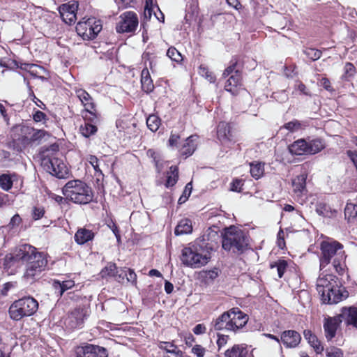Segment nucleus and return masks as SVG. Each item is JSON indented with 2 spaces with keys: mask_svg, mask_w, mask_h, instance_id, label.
I'll return each mask as SVG.
<instances>
[{
  "mask_svg": "<svg viewBox=\"0 0 357 357\" xmlns=\"http://www.w3.org/2000/svg\"><path fill=\"white\" fill-rule=\"evenodd\" d=\"M16 257L26 265L24 277L27 279H33L45 270L47 261L43 252L30 245H22L16 251Z\"/></svg>",
  "mask_w": 357,
  "mask_h": 357,
  "instance_id": "obj_1",
  "label": "nucleus"
},
{
  "mask_svg": "<svg viewBox=\"0 0 357 357\" xmlns=\"http://www.w3.org/2000/svg\"><path fill=\"white\" fill-rule=\"evenodd\" d=\"M321 255L320 257V270L322 271L327 266L332 258V264L334 269L338 273L344 272L345 266L344 251L341 243L335 241H325L320 245Z\"/></svg>",
  "mask_w": 357,
  "mask_h": 357,
  "instance_id": "obj_2",
  "label": "nucleus"
},
{
  "mask_svg": "<svg viewBox=\"0 0 357 357\" xmlns=\"http://www.w3.org/2000/svg\"><path fill=\"white\" fill-rule=\"evenodd\" d=\"M62 192L66 199L79 204L90 203L93 198L91 188L79 179L68 181L63 187Z\"/></svg>",
  "mask_w": 357,
  "mask_h": 357,
  "instance_id": "obj_3",
  "label": "nucleus"
},
{
  "mask_svg": "<svg viewBox=\"0 0 357 357\" xmlns=\"http://www.w3.org/2000/svg\"><path fill=\"white\" fill-rule=\"evenodd\" d=\"M248 318L245 314L238 309H232L224 312L213 323L216 331L227 330L236 332L243 328L248 322Z\"/></svg>",
  "mask_w": 357,
  "mask_h": 357,
  "instance_id": "obj_4",
  "label": "nucleus"
},
{
  "mask_svg": "<svg viewBox=\"0 0 357 357\" xmlns=\"http://www.w3.org/2000/svg\"><path fill=\"white\" fill-rule=\"evenodd\" d=\"M222 246L224 250L233 252H242L248 246L246 237L243 231L235 227L225 230Z\"/></svg>",
  "mask_w": 357,
  "mask_h": 357,
  "instance_id": "obj_5",
  "label": "nucleus"
},
{
  "mask_svg": "<svg viewBox=\"0 0 357 357\" xmlns=\"http://www.w3.org/2000/svg\"><path fill=\"white\" fill-rule=\"evenodd\" d=\"M181 259L184 265L197 268L208 263L211 254L202 248L188 247L183 249Z\"/></svg>",
  "mask_w": 357,
  "mask_h": 357,
  "instance_id": "obj_6",
  "label": "nucleus"
},
{
  "mask_svg": "<svg viewBox=\"0 0 357 357\" xmlns=\"http://www.w3.org/2000/svg\"><path fill=\"white\" fill-rule=\"evenodd\" d=\"M36 300L31 297L23 298L15 301L9 308V314L13 320H20L24 317L31 316L38 310Z\"/></svg>",
  "mask_w": 357,
  "mask_h": 357,
  "instance_id": "obj_7",
  "label": "nucleus"
},
{
  "mask_svg": "<svg viewBox=\"0 0 357 357\" xmlns=\"http://www.w3.org/2000/svg\"><path fill=\"white\" fill-rule=\"evenodd\" d=\"M102 29L100 20L94 17H83L76 26V31L84 40H92Z\"/></svg>",
  "mask_w": 357,
  "mask_h": 357,
  "instance_id": "obj_8",
  "label": "nucleus"
},
{
  "mask_svg": "<svg viewBox=\"0 0 357 357\" xmlns=\"http://www.w3.org/2000/svg\"><path fill=\"white\" fill-rule=\"evenodd\" d=\"M41 165L45 171L59 178H63L68 174L66 164L56 156H50L47 154L42 159Z\"/></svg>",
  "mask_w": 357,
  "mask_h": 357,
  "instance_id": "obj_9",
  "label": "nucleus"
},
{
  "mask_svg": "<svg viewBox=\"0 0 357 357\" xmlns=\"http://www.w3.org/2000/svg\"><path fill=\"white\" fill-rule=\"evenodd\" d=\"M139 25L137 15L133 11H126L121 14L116 24L119 33H133Z\"/></svg>",
  "mask_w": 357,
  "mask_h": 357,
  "instance_id": "obj_10",
  "label": "nucleus"
},
{
  "mask_svg": "<svg viewBox=\"0 0 357 357\" xmlns=\"http://www.w3.org/2000/svg\"><path fill=\"white\" fill-rule=\"evenodd\" d=\"M349 296L347 291L338 284L334 286L333 289H328V291L321 296L324 303L336 304L346 299Z\"/></svg>",
  "mask_w": 357,
  "mask_h": 357,
  "instance_id": "obj_11",
  "label": "nucleus"
},
{
  "mask_svg": "<svg viewBox=\"0 0 357 357\" xmlns=\"http://www.w3.org/2000/svg\"><path fill=\"white\" fill-rule=\"evenodd\" d=\"M78 8V3L72 1L68 3L63 4L59 7V13L63 22L66 24H71L76 20V13Z\"/></svg>",
  "mask_w": 357,
  "mask_h": 357,
  "instance_id": "obj_12",
  "label": "nucleus"
},
{
  "mask_svg": "<svg viewBox=\"0 0 357 357\" xmlns=\"http://www.w3.org/2000/svg\"><path fill=\"white\" fill-rule=\"evenodd\" d=\"M337 281L335 276L331 274L324 275L321 273L317 280V290L321 296L328 291V289H333L334 286L337 285Z\"/></svg>",
  "mask_w": 357,
  "mask_h": 357,
  "instance_id": "obj_13",
  "label": "nucleus"
},
{
  "mask_svg": "<svg viewBox=\"0 0 357 357\" xmlns=\"http://www.w3.org/2000/svg\"><path fill=\"white\" fill-rule=\"evenodd\" d=\"M22 134L26 142H40L43 139L50 137V135L43 130H35L29 126H23L21 128Z\"/></svg>",
  "mask_w": 357,
  "mask_h": 357,
  "instance_id": "obj_14",
  "label": "nucleus"
},
{
  "mask_svg": "<svg viewBox=\"0 0 357 357\" xmlns=\"http://www.w3.org/2000/svg\"><path fill=\"white\" fill-rule=\"evenodd\" d=\"M342 321L341 316L339 315L324 319V330L328 340H332L335 336L336 331Z\"/></svg>",
  "mask_w": 357,
  "mask_h": 357,
  "instance_id": "obj_15",
  "label": "nucleus"
},
{
  "mask_svg": "<svg viewBox=\"0 0 357 357\" xmlns=\"http://www.w3.org/2000/svg\"><path fill=\"white\" fill-rule=\"evenodd\" d=\"M280 340L286 348H295L300 344L301 336L296 331L287 330L282 333Z\"/></svg>",
  "mask_w": 357,
  "mask_h": 357,
  "instance_id": "obj_16",
  "label": "nucleus"
},
{
  "mask_svg": "<svg viewBox=\"0 0 357 357\" xmlns=\"http://www.w3.org/2000/svg\"><path fill=\"white\" fill-rule=\"evenodd\" d=\"M242 76L239 70L234 72L226 81L225 89L232 95H236L242 86Z\"/></svg>",
  "mask_w": 357,
  "mask_h": 357,
  "instance_id": "obj_17",
  "label": "nucleus"
},
{
  "mask_svg": "<svg viewBox=\"0 0 357 357\" xmlns=\"http://www.w3.org/2000/svg\"><path fill=\"white\" fill-rule=\"evenodd\" d=\"M86 317V311L84 308H77L73 311L66 319V324L71 328L80 326Z\"/></svg>",
  "mask_w": 357,
  "mask_h": 357,
  "instance_id": "obj_18",
  "label": "nucleus"
},
{
  "mask_svg": "<svg viewBox=\"0 0 357 357\" xmlns=\"http://www.w3.org/2000/svg\"><path fill=\"white\" fill-rule=\"evenodd\" d=\"M76 94L84 107L86 112L96 116L95 105L91 96L83 89L77 90Z\"/></svg>",
  "mask_w": 357,
  "mask_h": 357,
  "instance_id": "obj_19",
  "label": "nucleus"
},
{
  "mask_svg": "<svg viewBox=\"0 0 357 357\" xmlns=\"http://www.w3.org/2000/svg\"><path fill=\"white\" fill-rule=\"evenodd\" d=\"M307 175L306 173H303L300 175L296 176L292 179L291 184L293 188V192L296 196L301 197L305 194L306 190V179Z\"/></svg>",
  "mask_w": 357,
  "mask_h": 357,
  "instance_id": "obj_20",
  "label": "nucleus"
},
{
  "mask_svg": "<svg viewBox=\"0 0 357 357\" xmlns=\"http://www.w3.org/2000/svg\"><path fill=\"white\" fill-rule=\"evenodd\" d=\"M342 320L344 319L349 325H352L357 328V308L355 307H344L342 310Z\"/></svg>",
  "mask_w": 357,
  "mask_h": 357,
  "instance_id": "obj_21",
  "label": "nucleus"
},
{
  "mask_svg": "<svg viewBox=\"0 0 357 357\" xmlns=\"http://www.w3.org/2000/svg\"><path fill=\"white\" fill-rule=\"evenodd\" d=\"M218 138L223 143L230 142L233 139L231 126L225 122H220L218 126Z\"/></svg>",
  "mask_w": 357,
  "mask_h": 357,
  "instance_id": "obj_22",
  "label": "nucleus"
},
{
  "mask_svg": "<svg viewBox=\"0 0 357 357\" xmlns=\"http://www.w3.org/2000/svg\"><path fill=\"white\" fill-rule=\"evenodd\" d=\"M159 348L166 351L167 354L164 357H183V352L172 343L162 342L159 344Z\"/></svg>",
  "mask_w": 357,
  "mask_h": 357,
  "instance_id": "obj_23",
  "label": "nucleus"
},
{
  "mask_svg": "<svg viewBox=\"0 0 357 357\" xmlns=\"http://www.w3.org/2000/svg\"><path fill=\"white\" fill-rule=\"evenodd\" d=\"M94 236L95 234L91 230L85 228H81L79 229L75 233V240L78 244L83 245L86 242L93 240Z\"/></svg>",
  "mask_w": 357,
  "mask_h": 357,
  "instance_id": "obj_24",
  "label": "nucleus"
},
{
  "mask_svg": "<svg viewBox=\"0 0 357 357\" xmlns=\"http://www.w3.org/2000/svg\"><path fill=\"white\" fill-rule=\"evenodd\" d=\"M289 150L294 155L307 154V142L303 139H298L289 146Z\"/></svg>",
  "mask_w": 357,
  "mask_h": 357,
  "instance_id": "obj_25",
  "label": "nucleus"
},
{
  "mask_svg": "<svg viewBox=\"0 0 357 357\" xmlns=\"http://www.w3.org/2000/svg\"><path fill=\"white\" fill-rule=\"evenodd\" d=\"M192 231V225L190 220L184 218L181 220L175 228L174 234L176 236L188 234Z\"/></svg>",
  "mask_w": 357,
  "mask_h": 357,
  "instance_id": "obj_26",
  "label": "nucleus"
},
{
  "mask_svg": "<svg viewBox=\"0 0 357 357\" xmlns=\"http://www.w3.org/2000/svg\"><path fill=\"white\" fill-rule=\"evenodd\" d=\"M141 83L142 88L145 92L149 93L153 91L154 86L147 68H144L142 71Z\"/></svg>",
  "mask_w": 357,
  "mask_h": 357,
  "instance_id": "obj_27",
  "label": "nucleus"
},
{
  "mask_svg": "<svg viewBox=\"0 0 357 357\" xmlns=\"http://www.w3.org/2000/svg\"><path fill=\"white\" fill-rule=\"evenodd\" d=\"M304 337L307 340L308 343L314 349L317 353H321L324 350V347L321 344L317 337L310 330H305L303 332Z\"/></svg>",
  "mask_w": 357,
  "mask_h": 357,
  "instance_id": "obj_28",
  "label": "nucleus"
},
{
  "mask_svg": "<svg viewBox=\"0 0 357 357\" xmlns=\"http://www.w3.org/2000/svg\"><path fill=\"white\" fill-rule=\"evenodd\" d=\"M197 137L192 135L187 138L185 143L183 145L181 149V153L186 156L191 155L196 149Z\"/></svg>",
  "mask_w": 357,
  "mask_h": 357,
  "instance_id": "obj_29",
  "label": "nucleus"
},
{
  "mask_svg": "<svg viewBox=\"0 0 357 357\" xmlns=\"http://www.w3.org/2000/svg\"><path fill=\"white\" fill-rule=\"evenodd\" d=\"M86 357H107V350L99 346L86 345Z\"/></svg>",
  "mask_w": 357,
  "mask_h": 357,
  "instance_id": "obj_30",
  "label": "nucleus"
},
{
  "mask_svg": "<svg viewBox=\"0 0 357 357\" xmlns=\"http://www.w3.org/2000/svg\"><path fill=\"white\" fill-rule=\"evenodd\" d=\"M325 147L324 143L319 139H313L307 142V154L319 153Z\"/></svg>",
  "mask_w": 357,
  "mask_h": 357,
  "instance_id": "obj_31",
  "label": "nucleus"
},
{
  "mask_svg": "<svg viewBox=\"0 0 357 357\" xmlns=\"http://www.w3.org/2000/svg\"><path fill=\"white\" fill-rule=\"evenodd\" d=\"M264 173V165L259 162L250 163V174L255 179L261 178Z\"/></svg>",
  "mask_w": 357,
  "mask_h": 357,
  "instance_id": "obj_32",
  "label": "nucleus"
},
{
  "mask_svg": "<svg viewBox=\"0 0 357 357\" xmlns=\"http://www.w3.org/2000/svg\"><path fill=\"white\" fill-rule=\"evenodd\" d=\"M287 266H288V264H287V261H285L284 259H279L277 261H275L273 264H271L270 268L272 270L275 269L277 271L278 277L280 278H281L283 276V275L287 268Z\"/></svg>",
  "mask_w": 357,
  "mask_h": 357,
  "instance_id": "obj_33",
  "label": "nucleus"
},
{
  "mask_svg": "<svg viewBox=\"0 0 357 357\" xmlns=\"http://www.w3.org/2000/svg\"><path fill=\"white\" fill-rule=\"evenodd\" d=\"M75 286L73 280H66L60 282L59 281L54 282V287L56 289H59L60 296H61L66 291L73 288Z\"/></svg>",
  "mask_w": 357,
  "mask_h": 357,
  "instance_id": "obj_34",
  "label": "nucleus"
},
{
  "mask_svg": "<svg viewBox=\"0 0 357 357\" xmlns=\"http://www.w3.org/2000/svg\"><path fill=\"white\" fill-rule=\"evenodd\" d=\"M178 177V172L177 167L172 166L170 167L169 172H168L166 185L167 187L174 185L177 182Z\"/></svg>",
  "mask_w": 357,
  "mask_h": 357,
  "instance_id": "obj_35",
  "label": "nucleus"
},
{
  "mask_svg": "<svg viewBox=\"0 0 357 357\" xmlns=\"http://www.w3.org/2000/svg\"><path fill=\"white\" fill-rule=\"evenodd\" d=\"M97 127L89 123H84L79 128L81 134L85 137H89L97 132Z\"/></svg>",
  "mask_w": 357,
  "mask_h": 357,
  "instance_id": "obj_36",
  "label": "nucleus"
},
{
  "mask_svg": "<svg viewBox=\"0 0 357 357\" xmlns=\"http://www.w3.org/2000/svg\"><path fill=\"white\" fill-rule=\"evenodd\" d=\"M345 218L351 221L357 217V205L348 203L344 208Z\"/></svg>",
  "mask_w": 357,
  "mask_h": 357,
  "instance_id": "obj_37",
  "label": "nucleus"
},
{
  "mask_svg": "<svg viewBox=\"0 0 357 357\" xmlns=\"http://www.w3.org/2000/svg\"><path fill=\"white\" fill-rule=\"evenodd\" d=\"M146 125L151 131L155 132L160 126V119L156 115H150L146 119Z\"/></svg>",
  "mask_w": 357,
  "mask_h": 357,
  "instance_id": "obj_38",
  "label": "nucleus"
},
{
  "mask_svg": "<svg viewBox=\"0 0 357 357\" xmlns=\"http://www.w3.org/2000/svg\"><path fill=\"white\" fill-rule=\"evenodd\" d=\"M244 348L240 345H234L231 349H228L225 352L226 357H244Z\"/></svg>",
  "mask_w": 357,
  "mask_h": 357,
  "instance_id": "obj_39",
  "label": "nucleus"
},
{
  "mask_svg": "<svg viewBox=\"0 0 357 357\" xmlns=\"http://www.w3.org/2000/svg\"><path fill=\"white\" fill-rule=\"evenodd\" d=\"M13 186V181L9 174H3L0 176V187L6 190H9Z\"/></svg>",
  "mask_w": 357,
  "mask_h": 357,
  "instance_id": "obj_40",
  "label": "nucleus"
},
{
  "mask_svg": "<svg viewBox=\"0 0 357 357\" xmlns=\"http://www.w3.org/2000/svg\"><path fill=\"white\" fill-rule=\"evenodd\" d=\"M167 55L172 61H174L177 63H179L183 60L181 54L175 47H173L168 49Z\"/></svg>",
  "mask_w": 357,
  "mask_h": 357,
  "instance_id": "obj_41",
  "label": "nucleus"
},
{
  "mask_svg": "<svg viewBox=\"0 0 357 357\" xmlns=\"http://www.w3.org/2000/svg\"><path fill=\"white\" fill-rule=\"evenodd\" d=\"M304 52L305 55L312 61L319 59L321 56V52L314 48H307Z\"/></svg>",
  "mask_w": 357,
  "mask_h": 357,
  "instance_id": "obj_42",
  "label": "nucleus"
},
{
  "mask_svg": "<svg viewBox=\"0 0 357 357\" xmlns=\"http://www.w3.org/2000/svg\"><path fill=\"white\" fill-rule=\"evenodd\" d=\"M199 73L207 79L210 82H215V77L213 75L208 71V68L205 66H201L199 69Z\"/></svg>",
  "mask_w": 357,
  "mask_h": 357,
  "instance_id": "obj_43",
  "label": "nucleus"
},
{
  "mask_svg": "<svg viewBox=\"0 0 357 357\" xmlns=\"http://www.w3.org/2000/svg\"><path fill=\"white\" fill-rule=\"evenodd\" d=\"M284 128L290 132H295L301 128V124L298 121H294L285 123Z\"/></svg>",
  "mask_w": 357,
  "mask_h": 357,
  "instance_id": "obj_44",
  "label": "nucleus"
},
{
  "mask_svg": "<svg viewBox=\"0 0 357 357\" xmlns=\"http://www.w3.org/2000/svg\"><path fill=\"white\" fill-rule=\"evenodd\" d=\"M327 357H343V353L341 349L336 347H331L326 350Z\"/></svg>",
  "mask_w": 357,
  "mask_h": 357,
  "instance_id": "obj_45",
  "label": "nucleus"
},
{
  "mask_svg": "<svg viewBox=\"0 0 357 357\" xmlns=\"http://www.w3.org/2000/svg\"><path fill=\"white\" fill-rule=\"evenodd\" d=\"M277 244L280 249H284L285 247L284 233L282 229L278 233Z\"/></svg>",
  "mask_w": 357,
  "mask_h": 357,
  "instance_id": "obj_46",
  "label": "nucleus"
},
{
  "mask_svg": "<svg viewBox=\"0 0 357 357\" xmlns=\"http://www.w3.org/2000/svg\"><path fill=\"white\" fill-rule=\"evenodd\" d=\"M236 64H237L236 61L232 62V63L225 70V71L223 72L222 76L224 77H227L228 76L230 77L231 75H234V72L237 70L236 69Z\"/></svg>",
  "mask_w": 357,
  "mask_h": 357,
  "instance_id": "obj_47",
  "label": "nucleus"
},
{
  "mask_svg": "<svg viewBox=\"0 0 357 357\" xmlns=\"http://www.w3.org/2000/svg\"><path fill=\"white\" fill-rule=\"evenodd\" d=\"M123 274L126 276V279H127L128 282H130L132 283L136 282L137 275L132 270L128 269V270L123 271ZM121 274H123V273Z\"/></svg>",
  "mask_w": 357,
  "mask_h": 357,
  "instance_id": "obj_48",
  "label": "nucleus"
},
{
  "mask_svg": "<svg viewBox=\"0 0 357 357\" xmlns=\"http://www.w3.org/2000/svg\"><path fill=\"white\" fill-rule=\"evenodd\" d=\"M87 160L91 165V166L93 167L94 170L96 172L101 173V171L98 165V159L95 155H89L87 158Z\"/></svg>",
  "mask_w": 357,
  "mask_h": 357,
  "instance_id": "obj_49",
  "label": "nucleus"
},
{
  "mask_svg": "<svg viewBox=\"0 0 357 357\" xmlns=\"http://www.w3.org/2000/svg\"><path fill=\"white\" fill-rule=\"evenodd\" d=\"M192 352L197 357H204V356L205 355L206 350L201 345L197 344L192 347Z\"/></svg>",
  "mask_w": 357,
  "mask_h": 357,
  "instance_id": "obj_50",
  "label": "nucleus"
},
{
  "mask_svg": "<svg viewBox=\"0 0 357 357\" xmlns=\"http://www.w3.org/2000/svg\"><path fill=\"white\" fill-rule=\"evenodd\" d=\"M22 218L18 214L13 215L8 224V227L11 229L15 228L20 225Z\"/></svg>",
  "mask_w": 357,
  "mask_h": 357,
  "instance_id": "obj_51",
  "label": "nucleus"
},
{
  "mask_svg": "<svg viewBox=\"0 0 357 357\" xmlns=\"http://www.w3.org/2000/svg\"><path fill=\"white\" fill-rule=\"evenodd\" d=\"M102 272H107L108 275L114 276L118 273L117 267L115 264H109L105 268Z\"/></svg>",
  "mask_w": 357,
  "mask_h": 357,
  "instance_id": "obj_52",
  "label": "nucleus"
},
{
  "mask_svg": "<svg viewBox=\"0 0 357 357\" xmlns=\"http://www.w3.org/2000/svg\"><path fill=\"white\" fill-rule=\"evenodd\" d=\"M45 213L43 208L35 207L33 210L32 217L34 220H37L41 218Z\"/></svg>",
  "mask_w": 357,
  "mask_h": 357,
  "instance_id": "obj_53",
  "label": "nucleus"
},
{
  "mask_svg": "<svg viewBox=\"0 0 357 357\" xmlns=\"http://www.w3.org/2000/svg\"><path fill=\"white\" fill-rule=\"evenodd\" d=\"M231 185V190L234 192H240L241 190L243 182L241 180L236 179L232 181Z\"/></svg>",
  "mask_w": 357,
  "mask_h": 357,
  "instance_id": "obj_54",
  "label": "nucleus"
},
{
  "mask_svg": "<svg viewBox=\"0 0 357 357\" xmlns=\"http://www.w3.org/2000/svg\"><path fill=\"white\" fill-rule=\"evenodd\" d=\"M345 74L348 76H352L356 72L354 66L351 63H347L344 66Z\"/></svg>",
  "mask_w": 357,
  "mask_h": 357,
  "instance_id": "obj_55",
  "label": "nucleus"
},
{
  "mask_svg": "<svg viewBox=\"0 0 357 357\" xmlns=\"http://www.w3.org/2000/svg\"><path fill=\"white\" fill-rule=\"evenodd\" d=\"M229 337L227 335H218V338L217 340V344L219 348H221L224 347L227 341H228Z\"/></svg>",
  "mask_w": 357,
  "mask_h": 357,
  "instance_id": "obj_56",
  "label": "nucleus"
},
{
  "mask_svg": "<svg viewBox=\"0 0 357 357\" xmlns=\"http://www.w3.org/2000/svg\"><path fill=\"white\" fill-rule=\"evenodd\" d=\"M14 261L20 260L16 257V255L15 256H13L12 254L7 255L4 259V265L6 266H10L12 262Z\"/></svg>",
  "mask_w": 357,
  "mask_h": 357,
  "instance_id": "obj_57",
  "label": "nucleus"
},
{
  "mask_svg": "<svg viewBox=\"0 0 357 357\" xmlns=\"http://www.w3.org/2000/svg\"><path fill=\"white\" fill-rule=\"evenodd\" d=\"M206 328L204 324H197L195 326V327L193 328V332L196 335H201L204 333H206Z\"/></svg>",
  "mask_w": 357,
  "mask_h": 357,
  "instance_id": "obj_58",
  "label": "nucleus"
},
{
  "mask_svg": "<svg viewBox=\"0 0 357 357\" xmlns=\"http://www.w3.org/2000/svg\"><path fill=\"white\" fill-rule=\"evenodd\" d=\"M218 276V271L217 269H213L206 272V278L207 279H210L211 280H213Z\"/></svg>",
  "mask_w": 357,
  "mask_h": 357,
  "instance_id": "obj_59",
  "label": "nucleus"
},
{
  "mask_svg": "<svg viewBox=\"0 0 357 357\" xmlns=\"http://www.w3.org/2000/svg\"><path fill=\"white\" fill-rule=\"evenodd\" d=\"M320 85L328 91H332L331 82L327 78H322L320 80Z\"/></svg>",
  "mask_w": 357,
  "mask_h": 357,
  "instance_id": "obj_60",
  "label": "nucleus"
},
{
  "mask_svg": "<svg viewBox=\"0 0 357 357\" xmlns=\"http://www.w3.org/2000/svg\"><path fill=\"white\" fill-rule=\"evenodd\" d=\"M45 116L46 115L43 112L37 111L33 114V119L36 122H40L45 119Z\"/></svg>",
  "mask_w": 357,
  "mask_h": 357,
  "instance_id": "obj_61",
  "label": "nucleus"
},
{
  "mask_svg": "<svg viewBox=\"0 0 357 357\" xmlns=\"http://www.w3.org/2000/svg\"><path fill=\"white\" fill-rule=\"evenodd\" d=\"M179 136L177 135L172 134L169 139V144L170 146H174L177 144L178 141L179 139Z\"/></svg>",
  "mask_w": 357,
  "mask_h": 357,
  "instance_id": "obj_62",
  "label": "nucleus"
},
{
  "mask_svg": "<svg viewBox=\"0 0 357 357\" xmlns=\"http://www.w3.org/2000/svg\"><path fill=\"white\" fill-rule=\"evenodd\" d=\"M86 346L77 347L76 349V357H86Z\"/></svg>",
  "mask_w": 357,
  "mask_h": 357,
  "instance_id": "obj_63",
  "label": "nucleus"
},
{
  "mask_svg": "<svg viewBox=\"0 0 357 357\" xmlns=\"http://www.w3.org/2000/svg\"><path fill=\"white\" fill-rule=\"evenodd\" d=\"M227 2L230 6L236 9H238L241 7V4L238 0H227Z\"/></svg>",
  "mask_w": 357,
  "mask_h": 357,
  "instance_id": "obj_64",
  "label": "nucleus"
}]
</instances>
